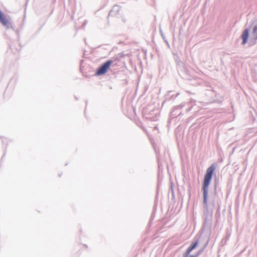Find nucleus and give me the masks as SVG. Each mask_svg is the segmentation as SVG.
Masks as SVG:
<instances>
[{"label":"nucleus","instance_id":"obj_1","mask_svg":"<svg viewBox=\"0 0 257 257\" xmlns=\"http://www.w3.org/2000/svg\"><path fill=\"white\" fill-rule=\"evenodd\" d=\"M216 167V164L213 163L207 169L202 182V191L203 192L204 216L208 217L213 216L214 202V201L208 202V195L209 186L212 179Z\"/></svg>","mask_w":257,"mask_h":257},{"label":"nucleus","instance_id":"obj_2","mask_svg":"<svg viewBox=\"0 0 257 257\" xmlns=\"http://www.w3.org/2000/svg\"><path fill=\"white\" fill-rule=\"evenodd\" d=\"M251 27H252L251 37L249 40L248 45L250 46H252L256 43L257 40V20L252 22L249 27L245 29L242 32L240 36L242 39L241 44L242 45H244L247 42Z\"/></svg>","mask_w":257,"mask_h":257},{"label":"nucleus","instance_id":"obj_3","mask_svg":"<svg viewBox=\"0 0 257 257\" xmlns=\"http://www.w3.org/2000/svg\"><path fill=\"white\" fill-rule=\"evenodd\" d=\"M177 66L178 74L181 78L186 80H191L190 71L181 61L179 60L177 62Z\"/></svg>","mask_w":257,"mask_h":257},{"label":"nucleus","instance_id":"obj_4","mask_svg":"<svg viewBox=\"0 0 257 257\" xmlns=\"http://www.w3.org/2000/svg\"><path fill=\"white\" fill-rule=\"evenodd\" d=\"M113 62L112 60H108L105 61L97 68L95 75L96 76H101L105 74Z\"/></svg>","mask_w":257,"mask_h":257},{"label":"nucleus","instance_id":"obj_5","mask_svg":"<svg viewBox=\"0 0 257 257\" xmlns=\"http://www.w3.org/2000/svg\"><path fill=\"white\" fill-rule=\"evenodd\" d=\"M155 111H157V110L150 109L149 106H147L143 108V114L144 117L147 119H149L151 121H155L157 118V112L155 113Z\"/></svg>","mask_w":257,"mask_h":257},{"label":"nucleus","instance_id":"obj_6","mask_svg":"<svg viewBox=\"0 0 257 257\" xmlns=\"http://www.w3.org/2000/svg\"><path fill=\"white\" fill-rule=\"evenodd\" d=\"M186 103L182 102L179 105L174 106L171 109L170 113V116L174 118L183 114L181 109L185 106Z\"/></svg>","mask_w":257,"mask_h":257},{"label":"nucleus","instance_id":"obj_7","mask_svg":"<svg viewBox=\"0 0 257 257\" xmlns=\"http://www.w3.org/2000/svg\"><path fill=\"white\" fill-rule=\"evenodd\" d=\"M209 241V237L208 238L207 241L204 243L203 246L202 247H201L195 253H194L193 254H190L191 252H185L183 254V257H198V256H199L204 251L205 249L206 248V247H207V246L208 244Z\"/></svg>","mask_w":257,"mask_h":257},{"label":"nucleus","instance_id":"obj_8","mask_svg":"<svg viewBox=\"0 0 257 257\" xmlns=\"http://www.w3.org/2000/svg\"><path fill=\"white\" fill-rule=\"evenodd\" d=\"M212 222V216H204V222L202 227L204 230H208L209 231L208 238H210L211 235Z\"/></svg>","mask_w":257,"mask_h":257},{"label":"nucleus","instance_id":"obj_9","mask_svg":"<svg viewBox=\"0 0 257 257\" xmlns=\"http://www.w3.org/2000/svg\"><path fill=\"white\" fill-rule=\"evenodd\" d=\"M179 93L174 94L173 91H169L165 96V99L163 102V105L171 100H174Z\"/></svg>","mask_w":257,"mask_h":257},{"label":"nucleus","instance_id":"obj_10","mask_svg":"<svg viewBox=\"0 0 257 257\" xmlns=\"http://www.w3.org/2000/svg\"><path fill=\"white\" fill-rule=\"evenodd\" d=\"M199 241V238H194V240L191 242L189 246L187 248L185 252H191L194 249L197 248Z\"/></svg>","mask_w":257,"mask_h":257},{"label":"nucleus","instance_id":"obj_11","mask_svg":"<svg viewBox=\"0 0 257 257\" xmlns=\"http://www.w3.org/2000/svg\"><path fill=\"white\" fill-rule=\"evenodd\" d=\"M120 8L118 5L114 6L109 12L108 16L114 17L119 14Z\"/></svg>","mask_w":257,"mask_h":257},{"label":"nucleus","instance_id":"obj_12","mask_svg":"<svg viewBox=\"0 0 257 257\" xmlns=\"http://www.w3.org/2000/svg\"><path fill=\"white\" fill-rule=\"evenodd\" d=\"M219 184V178L217 177L215 175L214 176V193L215 197H218V193L217 191V187Z\"/></svg>","mask_w":257,"mask_h":257},{"label":"nucleus","instance_id":"obj_13","mask_svg":"<svg viewBox=\"0 0 257 257\" xmlns=\"http://www.w3.org/2000/svg\"><path fill=\"white\" fill-rule=\"evenodd\" d=\"M124 56L123 53H120L114 56L113 61H119Z\"/></svg>","mask_w":257,"mask_h":257},{"label":"nucleus","instance_id":"obj_14","mask_svg":"<svg viewBox=\"0 0 257 257\" xmlns=\"http://www.w3.org/2000/svg\"><path fill=\"white\" fill-rule=\"evenodd\" d=\"M220 203H221V201H217V205L218 206V208L216 214L218 213L219 214H220L219 210H220Z\"/></svg>","mask_w":257,"mask_h":257},{"label":"nucleus","instance_id":"obj_15","mask_svg":"<svg viewBox=\"0 0 257 257\" xmlns=\"http://www.w3.org/2000/svg\"><path fill=\"white\" fill-rule=\"evenodd\" d=\"M229 236L230 235H226L225 238H224L225 239V242H226L227 240L229 239Z\"/></svg>","mask_w":257,"mask_h":257},{"label":"nucleus","instance_id":"obj_16","mask_svg":"<svg viewBox=\"0 0 257 257\" xmlns=\"http://www.w3.org/2000/svg\"><path fill=\"white\" fill-rule=\"evenodd\" d=\"M161 36H162V38H163V39H165V36H164V35L163 34V33H162V32H161Z\"/></svg>","mask_w":257,"mask_h":257},{"label":"nucleus","instance_id":"obj_17","mask_svg":"<svg viewBox=\"0 0 257 257\" xmlns=\"http://www.w3.org/2000/svg\"><path fill=\"white\" fill-rule=\"evenodd\" d=\"M223 242H224V243L226 242H225V239H224V238H223V239H222V240H221V242H222V243H223Z\"/></svg>","mask_w":257,"mask_h":257},{"label":"nucleus","instance_id":"obj_18","mask_svg":"<svg viewBox=\"0 0 257 257\" xmlns=\"http://www.w3.org/2000/svg\"><path fill=\"white\" fill-rule=\"evenodd\" d=\"M255 120V119L253 117V119H252V121H253V122H254Z\"/></svg>","mask_w":257,"mask_h":257},{"label":"nucleus","instance_id":"obj_19","mask_svg":"<svg viewBox=\"0 0 257 257\" xmlns=\"http://www.w3.org/2000/svg\"><path fill=\"white\" fill-rule=\"evenodd\" d=\"M165 41L167 43V44H168V42H167L166 40H165Z\"/></svg>","mask_w":257,"mask_h":257},{"label":"nucleus","instance_id":"obj_20","mask_svg":"<svg viewBox=\"0 0 257 257\" xmlns=\"http://www.w3.org/2000/svg\"><path fill=\"white\" fill-rule=\"evenodd\" d=\"M61 176V174H59V176L60 177Z\"/></svg>","mask_w":257,"mask_h":257}]
</instances>
